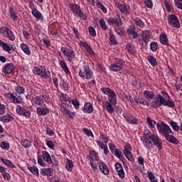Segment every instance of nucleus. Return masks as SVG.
Masks as SVG:
<instances>
[{
	"mask_svg": "<svg viewBox=\"0 0 182 182\" xmlns=\"http://www.w3.org/2000/svg\"><path fill=\"white\" fill-rule=\"evenodd\" d=\"M141 36L144 43H145V46H147V43L150 41V36H151L150 31L149 30L143 31Z\"/></svg>",
	"mask_w": 182,
	"mask_h": 182,
	"instance_id": "nucleus-18",
	"label": "nucleus"
},
{
	"mask_svg": "<svg viewBox=\"0 0 182 182\" xmlns=\"http://www.w3.org/2000/svg\"><path fill=\"white\" fill-rule=\"evenodd\" d=\"M146 122L149 127H151V129H154V127H156V121L151 119V118H150L149 117H146Z\"/></svg>",
	"mask_w": 182,
	"mask_h": 182,
	"instance_id": "nucleus-43",
	"label": "nucleus"
},
{
	"mask_svg": "<svg viewBox=\"0 0 182 182\" xmlns=\"http://www.w3.org/2000/svg\"><path fill=\"white\" fill-rule=\"evenodd\" d=\"M82 132L87 136L88 137H95V135H93V132H92V130L87 129V128H83Z\"/></svg>",
	"mask_w": 182,
	"mask_h": 182,
	"instance_id": "nucleus-51",
	"label": "nucleus"
},
{
	"mask_svg": "<svg viewBox=\"0 0 182 182\" xmlns=\"http://www.w3.org/2000/svg\"><path fill=\"white\" fill-rule=\"evenodd\" d=\"M132 150H133V149L132 148V146L129 144H128L124 146L123 153H129L132 151Z\"/></svg>",
	"mask_w": 182,
	"mask_h": 182,
	"instance_id": "nucleus-60",
	"label": "nucleus"
},
{
	"mask_svg": "<svg viewBox=\"0 0 182 182\" xmlns=\"http://www.w3.org/2000/svg\"><path fill=\"white\" fill-rule=\"evenodd\" d=\"M14 120V117L10 114H6L4 115L0 116V122L2 123H9Z\"/></svg>",
	"mask_w": 182,
	"mask_h": 182,
	"instance_id": "nucleus-24",
	"label": "nucleus"
},
{
	"mask_svg": "<svg viewBox=\"0 0 182 182\" xmlns=\"http://www.w3.org/2000/svg\"><path fill=\"white\" fill-rule=\"evenodd\" d=\"M141 141L146 149H150V144L156 146L158 150L163 149L161 139L157 135L151 134L149 130L144 132V136L141 137Z\"/></svg>",
	"mask_w": 182,
	"mask_h": 182,
	"instance_id": "nucleus-1",
	"label": "nucleus"
},
{
	"mask_svg": "<svg viewBox=\"0 0 182 182\" xmlns=\"http://www.w3.org/2000/svg\"><path fill=\"white\" fill-rule=\"evenodd\" d=\"M126 48L129 53H131V55H134L136 53V50L134 49V47L132 44L127 43Z\"/></svg>",
	"mask_w": 182,
	"mask_h": 182,
	"instance_id": "nucleus-45",
	"label": "nucleus"
},
{
	"mask_svg": "<svg viewBox=\"0 0 182 182\" xmlns=\"http://www.w3.org/2000/svg\"><path fill=\"white\" fill-rule=\"evenodd\" d=\"M42 102L43 101L41 97H35L31 99L32 105L34 103L35 105H38V106H41V105H42Z\"/></svg>",
	"mask_w": 182,
	"mask_h": 182,
	"instance_id": "nucleus-35",
	"label": "nucleus"
},
{
	"mask_svg": "<svg viewBox=\"0 0 182 182\" xmlns=\"http://www.w3.org/2000/svg\"><path fill=\"white\" fill-rule=\"evenodd\" d=\"M71 102L75 109H76V110H79V107L80 106L79 101H77V100H72Z\"/></svg>",
	"mask_w": 182,
	"mask_h": 182,
	"instance_id": "nucleus-57",
	"label": "nucleus"
},
{
	"mask_svg": "<svg viewBox=\"0 0 182 182\" xmlns=\"http://www.w3.org/2000/svg\"><path fill=\"white\" fill-rule=\"evenodd\" d=\"M41 76L43 79H49L50 80V71H46V68L43 67V71Z\"/></svg>",
	"mask_w": 182,
	"mask_h": 182,
	"instance_id": "nucleus-34",
	"label": "nucleus"
},
{
	"mask_svg": "<svg viewBox=\"0 0 182 182\" xmlns=\"http://www.w3.org/2000/svg\"><path fill=\"white\" fill-rule=\"evenodd\" d=\"M150 49L153 52H157V49H159V43H157V42L151 43Z\"/></svg>",
	"mask_w": 182,
	"mask_h": 182,
	"instance_id": "nucleus-49",
	"label": "nucleus"
},
{
	"mask_svg": "<svg viewBox=\"0 0 182 182\" xmlns=\"http://www.w3.org/2000/svg\"><path fill=\"white\" fill-rule=\"evenodd\" d=\"M31 14L36 18V21H41L43 22V14H42V13H41L37 9H32Z\"/></svg>",
	"mask_w": 182,
	"mask_h": 182,
	"instance_id": "nucleus-20",
	"label": "nucleus"
},
{
	"mask_svg": "<svg viewBox=\"0 0 182 182\" xmlns=\"http://www.w3.org/2000/svg\"><path fill=\"white\" fill-rule=\"evenodd\" d=\"M41 176H47L48 177L53 176V168H43L41 171Z\"/></svg>",
	"mask_w": 182,
	"mask_h": 182,
	"instance_id": "nucleus-25",
	"label": "nucleus"
},
{
	"mask_svg": "<svg viewBox=\"0 0 182 182\" xmlns=\"http://www.w3.org/2000/svg\"><path fill=\"white\" fill-rule=\"evenodd\" d=\"M109 147L110 151L115 156V157H117V159H119V160H123V152H122L121 149H117L116 147V145L114 144L109 143Z\"/></svg>",
	"mask_w": 182,
	"mask_h": 182,
	"instance_id": "nucleus-11",
	"label": "nucleus"
},
{
	"mask_svg": "<svg viewBox=\"0 0 182 182\" xmlns=\"http://www.w3.org/2000/svg\"><path fill=\"white\" fill-rule=\"evenodd\" d=\"M26 109L25 107L21 106V105H17L16 107V112L18 116H21L22 112H23Z\"/></svg>",
	"mask_w": 182,
	"mask_h": 182,
	"instance_id": "nucleus-50",
	"label": "nucleus"
},
{
	"mask_svg": "<svg viewBox=\"0 0 182 182\" xmlns=\"http://www.w3.org/2000/svg\"><path fill=\"white\" fill-rule=\"evenodd\" d=\"M79 76L82 79L90 80L93 79V70L90 69V67L87 65H84L82 68L79 70Z\"/></svg>",
	"mask_w": 182,
	"mask_h": 182,
	"instance_id": "nucleus-4",
	"label": "nucleus"
},
{
	"mask_svg": "<svg viewBox=\"0 0 182 182\" xmlns=\"http://www.w3.org/2000/svg\"><path fill=\"white\" fill-rule=\"evenodd\" d=\"M28 169L29 170L30 173H32V174H34V176H39V171L38 170V167L36 166L28 167Z\"/></svg>",
	"mask_w": 182,
	"mask_h": 182,
	"instance_id": "nucleus-38",
	"label": "nucleus"
},
{
	"mask_svg": "<svg viewBox=\"0 0 182 182\" xmlns=\"http://www.w3.org/2000/svg\"><path fill=\"white\" fill-rule=\"evenodd\" d=\"M65 168L68 170V171H72V170H73V161H70L69 159H67Z\"/></svg>",
	"mask_w": 182,
	"mask_h": 182,
	"instance_id": "nucleus-37",
	"label": "nucleus"
},
{
	"mask_svg": "<svg viewBox=\"0 0 182 182\" xmlns=\"http://www.w3.org/2000/svg\"><path fill=\"white\" fill-rule=\"evenodd\" d=\"M174 87L176 92H178L180 96H182L181 86L180 85V84H175Z\"/></svg>",
	"mask_w": 182,
	"mask_h": 182,
	"instance_id": "nucleus-62",
	"label": "nucleus"
},
{
	"mask_svg": "<svg viewBox=\"0 0 182 182\" xmlns=\"http://www.w3.org/2000/svg\"><path fill=\"white\" fill-rule=\"evenodd\" d=\"M144 4L147 8H153V1L151 0H144Z\"/></svg>",
	"mask_w": 182,
	"mask_h": 182,
	"instance_id": "nucleus-64",
	"label": "nucleus"
},
{
	"mask_svg": "<svg viewBox=\"0 0 182 182\" xmlns=\"http://www.w3.org/2000/svg\"><path fill=\"white\" fill-rule=\"evenodd\" d=\"M64 114L67 115L68 119H75V112H72V111H70L69 109L68 111H66Z\"/></svg>",
	"mask_w": 182,
	"mask_h": 182,
	"instance_id": "nucleus-58",
	"label": "nucleus"
},
{
	"mask_svg": "<svg viewBox=\"0 0 182 182\" xmlns=\"http://www.w3.org/2000/svg\"><path fill=\"white\" fill-rule=\"evenodd\" d=\"M14 70V65L12 64H6L4 68V73H6L7 75H11L12 71Z\"/></svg>",
	"mask_w": 182,
	"mask_h": 182,
	"instance_id": "nucleus-32",
	"label": "nucleus"
},
{
	"mask_svg": "<svg viewBox=\"0 0 182 182\" xmlns=\"http://www.w3.org/2000/svg\"><path fill=\"white\" fill-rule=\"evenodd\" d=\"M112 72H119L123 69V60L120 58H115V61L109 65Z\"/></svg>",
	"mask_w": 182,
	"mask_h": 182,
	"instance_id": "nucleus-9",
	"label": "nucleus"
},
{
	"mask_svg": "<svg viewBox=\"0 0 182 182\" xmlns=\"http://www.w3.org/2000/svg\"><path fill=\"white\" fill-rule=\"evenodd\" d=\"M107 22L108 25H111L114 27H120L123 26V21L120 17H109L107 18Z\"/></svg>",
	"mask_w": 182,
	"mask_h": 182,
	"instance_id": "nucleus-12",
	"label": "nucleus"
},
{
	"mask_svg": "<svg viewBox=\"0 0 182 182\" xmlns=\"http://www.w3.org/2000/svg\"><path fill=\"white\" fill-rule=\"evenodd\" d=\"M124 154L129 161H133V154H132V151L124 152Z\"/></svg>",
	"mask_w": 182,
	"mask_h": 182,
	"instance_id": "nucleus-56",
	"label": "nucleus"
},
{
	"mask_svg": "<svg viewBox=\"0 0 182 182\" xmlns=\"http://www.w3.org/2000/svg\"><path fill=\"white\" fill-rule=\"evenodd\" d=\"M36 112L39 116H46L49 113V108L37 107Z\"/></svg>",
	"mask_w": 182,
	"mask_h": 182,
	"instance_id": "nucleus-28",
	"label": "nucleus"
},
{
	"mask_svg": "<svg viewBox=\"0 0 182 182\" xmlns=\"http://www.w3.org/2000/svg\"><path fill=\"white\" fill-rule=\"evenodd\" d=\"M0 147L3 149V150H9V148L11 147V145H9V143L6 142V141H1V144H0Z\"/></svg>",
	"mask_w": 182,
	"mask_h": 182,
	"instance_id": "nucleus-48",
	"label": "nucleus"
},
{
	"mask_svg": "<svg viewBox=\"0 0 182 182\" xmlns=\"http://www.w3.org/2000/svg\"><path fill=\"white\" fill-rule=\"evenodd\" d=\"M88 32L90 35H91V36L95 37L96 36V30L95 29V28H93V26H90L88 28Z\"/></svg>",
	"mask_w": 182,
	"mask_h": 182,
	"instance_id": "nucleus-61",
	"label": "nucleus"
},
{
	"mask_svg": "<svg viewBox=\"0 0 182 182\" xmlns=\"http://www.w3.org/2000/svg\"><path fill=\"white\" fill-rule=\"evenodd\" d=\"M159 41L161 45L168 46V38H167V34L166 33H163L159 36Z\"/></svg>",
	"mask_w": 182,
	"mask_h": 182,
	"instance_id": "nucleus-27",
	"label": "nucleus"
},
{
	"mask_svg": "<svg viewBox=\"0 0 182 182\" xmlns=\"http://www.w3.org/2000/svg\"><path fill=\"white\" fill-rule=\"evenodd\" d=\"M169 126H171V127L173 129V130H174L175 132H178V130H180V127L178 126V124H177V122L171 120L169 122Z\"/></svg>",
	"mask_w": 182,
	"mask_h": 182,
	"instance_id": "nucleus-41",
	"label": "nucleus"
},
{
	"mask_svg": "<svg viewBox=\"0 0 182 182\" xmlns=\"http://www.w3.org/2000/svg\"><path fill=\"white\" fill-rule=\"evenodd\" d=\"M61 52H63L64 56L67 58L68 62H70V63H73V60H75L76 58V54L73 50L66 47H61Z\"/></svg>",
	"mask_w": 182,
	"mask_h": 182,
	"instance_id": "nucleus-6",
	"label": "nucleus"
},
{
	"mask_svg": "<svg viewBox=\"0 0 182 182\" xmlns=\"http://www.w3.org/2000/svg\"><path fill=\"white\" fill-rule=\"evenodd\" d=\"M59 65L60 68L64 70L65 73L67 75H69L70 73V71L69 70V68H68V65H66V61L65 60H60Z\"/></svg>",
	"mask_w": 182,
	"mask_h": 182,
	"instance_id": "nucleus-29",
	"label": "nucleus"
},
{
	"mask_svg": "<svg viewBox=\"0 0 182 182\" xmlns=\"http://www.w3.org/2000/svg\"><path fill=\"white\" fill-rule=\"evenodd\" d=\"M168 22L173 28H180V21L178 17L174 14H171L167 17Z\"/></svg>",
	"mask_w": 182,
	"mask_h": 182,
	"instance_id": "nucleus-13",
	"label": "nucleus"
},
{
	"mask_svg": "<svg viewBox=\"0 0 182 182\" xmlns=\"http://www.w3.org/2000/svg\"><path fill=\"white\" fill-rule=\"evenodd\" d=\"M123 117H124L126 122H127V123H129V124H134L135 126H137V124H139V120H137L136 117H132L129 114L124 113Z\"/></svg>",
	"mask_w": 182,
	"mask_h": 182,
	"instance_id": "nucleus-16",
	"label": "nucleus"
},
{
	"mask_svg": "<svg viewBox=\"0 0 182 182\" xmlns=\"http://www.w3.org/2000/svg\"><path fill=\"white\" fill-rule=\"evenodd\" d=\"M21 49L26 53V55H31V50H29V47L25 43H22L20 45Z\"/></svg>",
	"mask_w": 182,
	"mask_h": 182,
	"instance_id": "nucleus-36",
	"label": "nucleus"
},
{
	"mask_svg": "<svg viewBox=\"0 0 182 182\" xmlns=\"http://www.w3.org/2000/svg\"><path fill=\"white\" fill-rule=\"evenodd\" d=\"M0 46L5 50V52H8V53H12L14 50H12V45H9L8 43L0 40Z\"/></svg>",
	"mask_w": 182,
	"mask_h": 182,
	"instance_id": "nucleus-23",
	"label": "nucleus"
},
{
	"mask_svg": "<svg viewBox=\"0 0 182 182\" xmlns=\"http://www.w3.org/2000/svg\"><path fill=\"white\" fill-rule=\"evenodd\" d=\"M156 127L158 129L159 133L161 134V136H164L166 140L169 141V143H172V144H178L179 141L176 136H173L174 132L167 124L164 123L162 121H160L156 124Z\"/></svg>",
	"mask_w": 182,
	"mask_h": 182,
	"instance_id": "nucleus-2",
	"label": "nucleus"
},
{
	"mask_svg": "<svg viewBox=\"0 0 182 182\" xmlns=\"http://www.w3.org/2000/svg\"><path fill=\"white\" fill-rule=\"evenodd\" d=\"M101 92H102L104 95H107L108 102H113L114 104L117 103V100H116V92L112 89L109 87H102Z\"/></svg>",
	"mask_w": 182,
	"mask_h": 182,
	"instance_id": "nucleus-7",
	"label": "nucleus"
},
{
	"mask_svg": "<svg viewBox=\"0 0 182 182\" xmlns=\"http://www.w3.org/2000/svg\"><path fill=\"white\" fill-rule=\"evenodd\" d=\"M68 100H69V97L68 96V95L62 94L60 96V101L61 102V103H63V105H65V103H66Z\"/></svg>",
	"mask_w": 182,
	"mask_h": 182,
	"instance_id": "nucleus-47",
	"label": "nucleus"
},
{
	"mask_svg": "<svg viewBox=\"0 0 182 182\" xmlns=\"http://www.w3.org/2000/svg\"><path fill=\"white\" fill-rule=\"evenodd\" d=\"M99 167L100 171H102V173H104L105 176L109 175V173H110L109 168H107V166L105 164L104 161H100L99 162Z\"/></svg>",
	"mask_w": 182,
	"mask_h": 182,
	"instance_id": "nucleus-22",
	"label": "nucleus"
},
{
	"mask_svg": "<svg viewBox=\"0 0 182 182\" xmlns=\"http://www.w3.org/2000/svg\"><path fill=\"white\" fill-rule=\"evenodd\" d=\"M20 116H23V117H26V119H29L31 117V111L28 109H24Z\"/></svg>",
	"mask_w": 182,
	"mask_h": 182,
	"instance_id": "nucleus-54",
	"label": "nucleus"
},
{
	"mask_svg": "<svg viewBox=\"0 0 182 182\" xmlns=\"http://www.w3.org/2000/svg\"><path fill=\"white\" fill-rule=\"evenodd\" d=\"M144 96L146 99H154V92L145 90L144 92Z\"/></svg>",
	"mask_w": 182,
	"mask_h": 182,
	"instance_id": "nucleus-46",
	"label": "nucleus"
},
{
	"mask_svg": "<svg viewBox=\"0 0 182 182\" xmlns=\"http://www.w3.org/2000/svg\"><path fill=\"white\" fill-rule=\"evenodd\" d=\"M1 161L7 167H9L10 168H15V166L12 162L9 161V159H5L4 158H1Z\"/></svg>",
	"mask_w": 182,
	"mask_h": 182,
	"instance_id": "nucleus-40",
	"label": "nucleus"
},
{
	"mask_svg": "<svg viewBox=\"0 0 182 182\" xmlns=\"http://www.w3.org/2000/svg\"><path fill=\"white\" fill-rule=\"evenodd\" d=\"M23 35L25 39H26L27 41H29V39H31V33H29V31L23 29Z\"/></svg>",
	"mask_w": 182,
	"mask_h": 182,
	"instance_id": "nucleus-59",
	"label": "nucleus"
},
{
	"mask_svg": "<svg viewBox=\"0 0 182 182\" xmlns=\"http://www.w3.org/2000/svg\"><path fill=\"white\" fill-rule=\"evenodd\" d=\"M116 105H117V103H113V102L112 101H102V107H104V109H106L107 112H108V113H110L111 114L114 112V106H116Z\"/></svg>",
	"mask_w": 182,
	"mask_h": 182,
	"instance_id": "nucleus-14",
	"label": "nucleus"
},
{
	"mask_svg": "<svg viewBox=\"0 0 182 182\" xmlns=\"http://www.w3.org/2000/svg\"><path fill=\"white\" fill-rule=\"evenodd\" d=\"M87 160H89V161H99V159L100 157L97 154V152L95 150L90 151L89 154L86 156Z\"/></svg>",
	"mask_w": 182,
	"mask_h": 182,
	"instance_id": "nucleus-17",
	"label": "nucleus"
},
{
	"mask_svg": "<svg viewBox=\"0 0 182 182\" xmlns=\"http://www.w3.org/2000/svg\"><path fill=\"white\" fill-rule=\"evenodd\" d=\"M37 161L38 164L42 166V167H45L46 166V163H48V164H53L58 166V161L55 160V156H53L50 157V155L46 151H42V155L38 156ZM45 161L46 163H45Z\"/></svg>",
	"mask_w": 182,
	"mask_h": 182,
	"instance_id": "nucleus-3",
	"label": "nucleus"
},
{
	"mask_svg": "<svg viewBox=\"0 0 182 182\" xmlns=\"http://www.w3.org/2000/svg\"><path fill=\"white\" fill-rule=\"evenodd\" d=\"M151 106L154 107V109H157V107H160V106H161V104L159 100H156L151 102Z\"/></svg>",
	"mask_w": 182,
	"mask_h": 182,
	"instance_id": "nucleus-52",
	"label": "nucleus"
},
{
	"mask_svg": "<svg viewBox=\"0 0 182 182\" xmlns=\"http://www.w3.org/2000/svg\"><path fill=\"white\" fill-rule=\"evenodd\" d=\"M82 110L84 113H87V114L93 112V105L90 102H85Z\"/></svg>",
	"mask_w": 182,
	"mask_h": 182,
	"instance_id": "nucleus-21",
	"label": "nucleus"
},
{
	"mask_svg": "<svg viewBox=\"0 0 182 182\" xmlns=\"http://www.w3.org/2000/svg\"><path fill=\"white\" fill-rule=\"evenodd\" d=\"M16 95H23L25 93V88L21 85H18L14 89Z\"/></svg>",
	"mask_w": 182,
	"mask_h": 182,
	"instance_id": "nucleus-42",
	"label": "nucleus"
},
{
	"mask_svg": "<svg viewBox=\"0 0 182 182\" xmlns=\"http://www.w3.org/2000/svg\"><path fill=\"white\" fill-rule=\"evenodd\" d=\"M6 112V107L5 105L0 102V116H2V114H5Z\"/></svg>",
	"mask_w": 182,
	"mask_h": 182,
	"instance_id": "nucleus-55",
	"label": "nucleus"
},
{
	"mask_svg": "<svg viewBox=\"0 0 182 182\" xmlns=\"http://www.w3.org/2000/svg\"><path fill=\"white\" fill-rule=\"evenodd\" d=\"M99 22H100V25L101 28L102 29V31H107V29H109V27L106 24V21H105V19L100 18L99 20Z\"/></svg>",
	"mask_w": 182,
	"mask_h": 182,
	"instance_id": "nucleus-44",
	"label": "nucleus"
},
{
	"mask_svg": "<svg viewBox=\"0 0 182 182\" xmlns=\"http://www.w3.org/2000/svg\"><path fill=\"white\" fill-rule=\"evenodd\" d=\"M1 173L4 180H9L11 178V175L6 172V168Z\"/></svg>",
	"mask_w": 182,
	"mask_h": 182,
	"instance_id": "nucleus-53",
	"label": "nucleus"
},
{
	"mask_svg": "<svg viewBox=\"0 0 182 182\" xmlns=\"http://www.w3.org/2000/svg\"><path fill=\"white\" fill-rule=\"evenodd\" d=\"M0 33H2L5 38L9 39V41H11V42H14L16 37L15 36V34L12 31V30L9 29L8 27H1L0 28Z\"/></svg>",
	"mask_w": 182,
	"mask_h": 182,
	"instance_id": "nucleus-8",
	"label": "nucleus"
},
{
	"mask_svg": "<svg viewBox=\"0 0 182 182\" xmlns=\"http://www.w3.org/2000/svg\"><path fill=\"white\" fill-rule=\"evenodd\" d=\"M127 33L129 36H132L133 39H137L139 36V33H137V28H136V26L131 25L127 30Z\"/></svg>",
	"mask_w": 182,
	"mask_h": 182,
	"instance_id": "nucleus-15",
	"label": "nucleus"
},
{
	"mask_svg": "<svg viewBox=\"0 0 182 182\" xmlns=\"http://www.w3.org/2000/svg\"><path fill=\"white\" fill-rule=\"evenodd\" d=\"M21 144L24 149H29L32 146V141L27 139H23L21 141Z\"/></svg>",
	"mask_w": 182,
	"mask_h": 182,
	"instance_id": "nucleus-30",
	"label": "nucleus"
},
{
	"mask_svg": "<svg viewBox=\"0 0 182 182\" xmlns=\"http://www.w3.org/2000/svg\"><path fill=\"white\" fill-rule=\"evenodd\" d=\"M17 96L18 94L16 93L7 92L5 94L4 97H6V99H9V100H10L11 103H14L15 105H19V103H21V100H22V98Z\"/></svg>",
	"mask_w": 182,
	"mask_h": 182,
	"instance_id": "nucleus-10",
	"label": "nucleus"
},
{
	"mask_svg": "<svg viewBox=\"0 0 182 182\" xmlns=\"http://www.w3.org/2000/svg\"><path fill=\"white\" fill-rule=\"evenodd\" d=\"M9 14L10 15V18L14 22H18V21H19V16H18L16 12L14 11L13 7H9Z\"/></svg>",
	"mask_w": 182,
	"mask_h": 182,
	"instance_id": "nucleus-26",
	"label": "nucleus"
},
{
	"mask_svg": "<svg viewBox=\"0 0 182 182\" xmlns=\"http://www.w3.org/2000/svg\"><path fill=\"white\" fill-rule=\"evenodd\" d=\"M134 21L136 25H137V26H139V28H144V26H146L143 20L139 17H136Z\"/></svg>",
	"mask_w": 182,
	"mask_h": 182,
	"instance_id": "nucleus-39",
	"label": "nucleus"
},
{
	"mask_svg": "<svg viewBox=\"0 0 182 182\" xmlns=\"http://www.w3.org/2000/svg\"><path fill=\"white\" fill-rule=\"evenodd\" d=\"M69 6L74 16H77L78 18H81L84 21H86L87 17L86 16H85V14H83V11H82V9H80V6L76 4H70Z\"/></svg>",
	"mask_w": 182,
	"mask_h": 182,
	"instance_id": "nucleus-5",
	"label": "nucleus"
},
{
	"mask_svg": "<svg viewBox=\"0 0 182 182\" xmlns=\"http://www.w3.org/2000/svg\"><path fill=\"white\" fill-rule=\"evenodd\" d=\"M117 8L118 9H119L122 14H124L125 15H129V8H127L126 5L119 4L117 6Z\"/></svg>",
	"mask_w": 182,
	"mask_h": 182,
	"instance_id": "nucleus-31",
	"label": "nucleus"
},
{
	"mask_svg": "<svg viewBox=\"0 0 182 182\" xmlns=\"http://www.w3.org/2000/svg\"><path fill=\"white\" fill-rule=\"evenodd\" d=\"M115 169L117 172V174L120 178H124V176H126V173H124V170L123 169V166H122V164L117 163L115 164Z\"/></svg>",
	"mask_w": 182,
	"mask_h": 182,
	"instance_id": "nucleus-19",
	"label": "nucleus"
},
{
	"mask_svg": "<svg viewBox=\"0 0 182 182\" xmlns=\"http://www.w3.org/2000/svg\"><path fill=\"white\" fill-rule=\"evenodd\" d=\"M46 146L50 149V150H53L55 149V144L52 141H47Z\"/></svg>",
	"mask_w": 182,
	"mask_h": 182,
	"instance_id": "nucleus-63",
	"label": "nucleus"
},
{
	"mask_svg": "<svg viewBox=\"0 0 182 182\" xmlns=\"http://www.w3.org/2000/svg\"><path fill=\"white\" fill-rule=\"evenodd\" d=\"M147 60L150 63V65H151V66H157L158 65L157 60L153 55H149L147 57Z\"/></svg>",
	"mask_w": 182,
	"mask_h": 182,
	"instance_id": "nucleus-33",
	"label": "nucleus"
}]
</instances>
